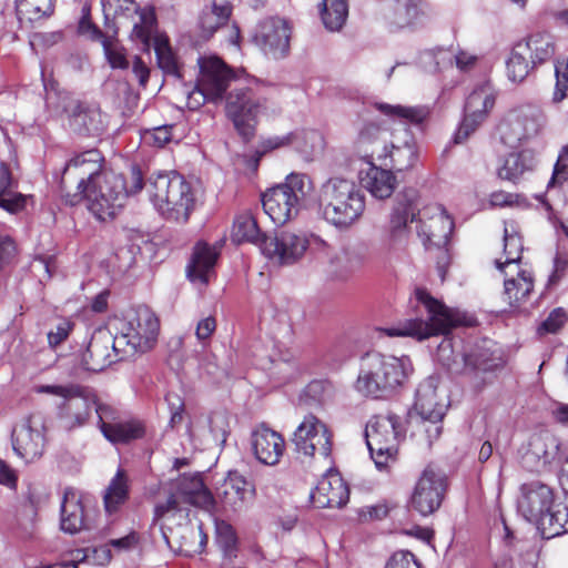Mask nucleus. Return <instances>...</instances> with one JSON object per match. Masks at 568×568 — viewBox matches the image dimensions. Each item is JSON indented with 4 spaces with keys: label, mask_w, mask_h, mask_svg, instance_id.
Instances as JSON below:
<instances>
[{
    "label": "nucleus",
    "mask_w": 568,
    "mask_h": 568,
    "mask_svg": "<svg viewBox=\"0 0 568 568\" xmlns=\"http://www.w3.org/2000/svg\"><path fill=\"white\" fill-rule=\"evenodd\" d=\"M419 194L413 187L404 189L394 201L379 239L381 253L398 258L410 237V223L417 221V233L426 246L443 247L449 242L454 221L440 204L418 209Z\"/></svg>",
    "instance_id": "1"
},
{
    "label": "nucleus",
    "mask_w": 568,
    "mask_h": 568,
    "mask_svg": "<svg viewBox=\"0 0 568 568\" xmlns=\"http://www.w3.org/2000/svg\"><path fill=\"white\" fill-rule=\"evenodd\" d=\"M143 187L142 173L138 166L131 170V185L128 186L122 174L112 170L102 175L81 193H67V202L75 205L84 202L88 210L100 221L113 219L124 206L129 195Z\"/></svg>",
    "instance_id": "2"
},
{
    "label": "nucleus",
    "mask_w": 568,
    "mask_h": 568,
    "mask_svg": "<svg viewBox=\"0 0 568 568\" xmlns=\"http://www.w3.org/2000/svg\"><path fill=\"white\" fill-rule=\"evenodd\" d=\"M413 373L407 356L367 353L361 361L355 388L364 396L385 398L402 387Z\"/></svg>",
    "instance_id": "3"
},
{
    "label": "nucleus",
    "mask_w": 568,
    "mask_h": 568,
    "mask_svg": "<svg viewBox=\"0 0 568 568\" xmlns=\"http://www.w3.org/2000/svg\"><path fill=\"white\" fill-rule=\"evenodd\" d=\"M318 204L324 219L338 229H348L365 211V195L353 180L336 175L322 183Z\"/></svg>",
    "instance_id": "4"
},
{
    "label": "nucleus",
    "mask_w": 568,
    "mask_h": 568,
    "mask_svg": "<svg viewBox=\"0 0 568 568\" xmlns=\"http://www.w3.org/2000/svg\"><path fill=\"white\" fill-rule=\"evenodd\" d=\"M417 301L424 305L427 320L410 318L395 326L383 328L389 337H414L419 341L430 336L447 334L453 327L463 324L462 315L435 300L423 288L415 292Z\"/></svg>",
    "instance_id": "5"
},
{
    "label": "nucleus",
    "mask_w": 568,
    "mask_h": 568,
    "mask_svg": "<svg viewBox=\"0 0 568 568\" xmlns=\"http://www.w3.org/2000/svg\"><path fill=\"white\" fill-rule=\"evenodd\" d=\"M148 193L155 210L166 220L185 223L194 207L191 184L178 173H160L150 179Z\"/></svg>",
    "instance_id": "6"
},
{
    "label": "nucleus",
    "mask_w": 568,
    "mask_h": 568,
    "mask_svg": "<svg viewBox=\"0 0 568 568\" xmlns=\"http://www.w3.org/2000/svg\"><path fill=\"white\" fill-rule=\"evenodd\" d=\"M260 84V80L247 75L226 97V116L245 140L254 135L257 118L266 110L267 100L256 93Z\"/></svg>",
    "instance_id": "7"
},
{
    "label": "nucleus",
    "mask_w": 568,
    "mask_h": 568,
    "mask_svg": "<svg viewBox=\"0 0 568 568\" xmlns=\"http://www.w3.org/2000/svg\"><path fill=\"white\" fill-rule=\"evenodd\" d=\"M200 77L196 88L189 94L187 105L190 109H197L205 101H221L230 87L231 81H243L248 74L244 70L231 69L219 57L199 58Z\"/></svg>",
    "instance_id": "8"
},
{
    "label": "nucleus",
    "mask_w": 568,
    "mask_h": 568,
    "mask_svg": "<svg viewBox=\"0 0 568 568\" xmlns=\"http://www.w3.org/2000/svg\"><path fill=\"white\" fill-rule=\"evenodd\" d=\"M310 190L311 182L305 174L292 173L284 183L263 193V210L275 224L284 225L297 216L301 202Z\"/></svg>",
    "instance_id": "9"
},
{
    "label": "nucleus",
    "mask_w": 568,
    "mask_h": 568,
    "mask_svg": "<svg viewBox=\"0 0 568 568\" xmlns=\"http://www.w3.org/2000/svg\"><path fill=\"white\" fill-rule=\"evenodd\" d=\"M405 437L400 418L395 414L373 416L365 427V439L376 467L383 469L397 459L398 446Z\"/></svg>",
    "instance_id": "10"
},
{
    "label": "nucleus",
    "mask_w": 568,
    "mask_h": 568,
    "mask_svg": "<svg viewBox=\"0 0 568 568\" xmlns=\"http://www.w3.org/2000/svg\"><path fill=\"white\" fill-rule=\"evenodd\" d=\"M160 322L155 313L148 306H139L131 312L118 334V345L124 347V354L146 352L156 343Z\"/></svg>",
    "instance_id": "11"
},
{
    "label": "nucleus",
    "mask_w": 568,
    "mask_h": 568,
    "mask_svg": "<svg viewBox=\"0 0 568 568\" xmlns=\"http://www.w3.org/2000/svg\"><path fill=\"white\" fill-rule=\"evenodd\" d=\"M49 108L55 115L65 118L70 129L79 134H99L103 130L101 111L73 98L68 92L48 98Z\"/></svg>",
    "instance_id": "12"
},
{
    "label": "nucleus",
    "mask_w": 568,
    "mask_h": 568,
    "mask_svg": "<svg viewBox=\"0 0 568 568\" xmlns=\"http://www.w3.org/2000/svg\"><path fill=\"white\" fill-rule=\"evenodd\" d=\"M294 449L304 460L316 455L328 459L333 446V433L328 426L314 414H307L293 433Z\"/></svg>",
    "instance_id": "13"
},
{
    "label": "nucleus",
    "mask_w": 568,
    "mask_h": 568,
    "mask_svg": "<svg viewBox=\"0 0 568 568\" xmlns=\"http://www.w3.org/2000/svg\"><path fill=\"white\" fill-rule=\"evenodd\" d=\"M104 158L98 149H90L74 154L65 164L61 178V186L68 190L75 186L74 193H81L95 182L104 171Z\"/></svg>",
    "instance_id": "14"
},
{
    "label": "nucleus",
    "mask_w": 568,
    "mask_h": 568,
    "mask_svg": "<svg viewBox=\"0 0 568 568\" xmlns=\"http://www.w3.org/2000/svg\"><path fill=\"white\" fill-rule=\"evenodd\" d=\"M495 100L496 94L489 82L479 84L469 93L463 121L454 135L455 143L465 142L481 125L494 108Z\"/></svg>",
    "instance_id": "15"
},
{
    "label": "nucleus",
    "mask_w": 568,
    "mask_h": 568,
    "mask_svg": "<svg viewBox=\"0 0 568 568\" xmlns=\"http://www.w3.org/2000/svg\"><path fill=\"white\" fill-rule=\"evenodd\" d=\"M118 336L106 329H97L88 344L87 349L81 356V365L84 371L99 373L109 367L118 359H122L128 354H124V347L116 343Z\"/></svg>",
    "instance_id": "16"
},
{
    "label": "nucleus",
    "mask_w": 568,
    "mask_h": 568,
    "mask_svg": "<svg viewBox=\"0 0 568 568\" xmlns=\"http://www.w3.org/2000/svg\"><path fill=\"white\" fill-rule=\"evenodd\" d=\"M541 126V113L532 105H524L509 111L498 130L506 144L519 143L535 136Z\"/></svg>",
    "instance_id": "17"
},
{
    "label": "nucleus",
    "mask_w": 568,
    "mask_h": 568,
    "mask_svg": "<svg viewBox=\"0 0 568 568\" xmlns=\"http://www.w3.org/2000/svg\"><path fill=\"white\" fill-rule=\"evenodd\" d=\"M308 247V239L303 234L281 232L263 236L260 250L272 262L291 265L297 262Z\"/></svg>",
    "instance_id": "18"
},
{
    "label": "nucleus",
    "mask_w": 568,
    "mask_h": 568,
    "mask_svg": "<svg viewBox=\"0 0 568 568\" xmlns=\"http://www.w3.org/2000/svg\"><path fill=\"white\" fill-rule=\"evenodd\" d=\"M444 491L443 474L429 465L423 470L415 485L410 505L422 516H428L439 508Z\"/></svg>",
    "instance_id": "19"
},
{
    "label": "nucleus",
    "mask_w": 568,
    "mask_h": 568,
    "mask_svg": "<svg viewBox=\"0 0 568 568\" xmlns=\"http://www.w3.org/2000/svg\"><path fill=\"white\" fill-rule=\"evenodd\" d=\"M97 415L101 433L112 444H126L145 435L143 422L135 418L121 419L110 405L98 406Z\"/></svg>",
    "instance_id": "20"
},
{
    "label": "nucleus",
    "mask_w": 568,
    "mask_h": 568,
    "mask_svg": "<svg viewBox=\"0 0 568 568\" xmlns=\"http://www.w3.org/2000/svg\"><path fill=\"white\" fill-rule=\"evenodd\" d=\"M180 493L169 490L164 500H158L153 508L152 527H159L163 542L168 548H172L170 534L174 532V527L181 529L187 525V509L181 505Z\"/></svg>",
    "instance_id": "21"
},
{
    "label": "nucleus",
    "mask_w": 568,
    "mask_h": 568,
    "mask_svg": "<svg viewBox=\"0 0 568 568\" xmlns=\"http://www.w3.org/2000/svg\"><path fill=\"white\" fill-rule=\"evenodd\" d=\"M74 388L58 406V416L70 429L83 426L98 406H106L99 403L97 396L87 387L77 384Z\"/></svg>",
    "instance_id": "22"
},
{
    "label": "nucleus",
    "mask_w": 568,
    "mask_h": 568,
    "mask_svg": "<svg viewBox=\"0 0 568 568\" xmlns=\"http://www.w3.org/2000/svg\"><path fill=\"white\" fill-rule=\"evenodd\" d=\"M290 38V26L281 18H267L263 20L254 34L256 44L274 59L283 58L288 52Z\"/></svg>",
    "instance_id": "23"
},
{
    "label": "nucleus",
    "mask_w": 568,
    "mask_h": 568,
    "mask_svg": "<svg viewBox=\"0 0 568 568\" xmlns=\"http://www.w3.org/2000/svg\"><path fill=\"white\" fill-rule=\"evenodd\" d=\"M554 504L552 489L542 483L534 481L523 486L518 510L526 520L538 526L541 523V517L548 514Z\"/></svg>",
    "instance_id": "24"
},
{
    "label": "nucleus",
    "mask_w": 568,
    "mask_h": 568,
    "mask_svg": "<svg viewBox=\"0 0 568 568\" xmlns=\"http://www.w3.org/2000/svg\"><path fill=\"white\" fill-rule=\"evenodd\" d=\"M43 423L38 416H30L13 430V450L26 462L40 457L44 447Z\"/></svg>",
    "instance_id": "25"
},
{
    "label": "nucleus",
    "mask_w": 568,
    "mask_h": 568,
    "mask_svg": "<svg viewBox=\"0 0 568 568\" xmlns=\"http://www.w3.org/2000/svg\"><path fill=\"white\" fill-rule=\"evenodd\" d=\"M255 495V485L239 471H230L217 491L222 507L232 511L244 508L254 500Z\"/></svg>",
    "instance_id": "26"
},
{
    "label": "nucleus",
    "mask_w": 568,
    "mask_h": 568,
    "mask_svg": "<svg viewBox=\"0 0 568 568\" xmlns=\"http://www.w3.org/2000/svg\"><path fill=\"white\" fill-rule=\"evenodd\" d=\"M251 448L261 464L275 466L285 452V440L280 433L262 424L251 434Z\"/></svg>",
    "instance_id": "27"
},
{
    "label": "nucleus",
    "mask_w": 568,
    "mask_h": 568,
    "mask_svg": "<svg viewBox=\"0 0 568 568\" xmlns=\"http://www.w3.org/2000/svg\"><path fill=\"white\" fill-rule=\"evenodd\" d=\"M538 165V158L530 149L511 151L497 161L496 175L501 181L519 183L526 175L532 173Z\"/></svg>",
    "instance_id": "28"
},
{
    "label": "nucleus",
    "mask_w": 568,
    "mask_h": 568,
    "mask_svg": "<svg viewBox=\"0 0 568 568\" xmlns=\"http://www.w3.org/2000/svg\"><path fill=\"white\" fill-rule=\"evenodd\" d=\"M438 379L434 376L423 381L416 390L414 408L423 420L440 422L447 409L446 395H438Z\"/></svg>",
    "instance_id": "29"
},
{
    "label": "nucleus",
    "mask_w": 568,
    "mask_h": 568,
    "mask_svg": "<svg viewBox=\"0 0 568 568\" xmlns=\"http://www.w3.org/2000/svg\"><path fill=\"white\" fill-rule=\"evenodd\" d=\"M310 497L316 508H341L348 501L349 489L338 473H328L318 480Z\"/></svg>",
    "instance_id": "30"
},
{
    "label": "nucleus",
    "mask_w": 568,
    "mask_h": 568,
    "mask_svg": "<svg viewBox=\"0 0 568 568\" xmlns=\"http://www.w3.org/2000/svg\"><path fill=\"white\" fill-rule=\"evenodd\" d=\"M427 17L428 8L423 0H394L385 11V19L393 29L420 26Z\"/></svg>",
    "instance_id": "31"
},
{
    "label": "nucleus",
    "mask_w": 568,
    "mask_h": 568,
    "mask_svg": "<svg viewBox=\"0 0 568 568\" xmlns=\"http://www.w3.org/2000/svg\"><path fill=\"white\" fill-rule=\"evenodd\" d=\"M504 274V293L505 302L511 307H518L525 303L530 296L535 277L531 270L527 266H516V268H501Z\"/></svg>",
    "instance_id": "32"
},
{
    "label": "nucleus",
    "mask_w": 568,
    "mask_h": 568,
    "mask_svg": "<svg viewBox=\"0 0 568 568\" xmlns=\"http://www.w3.org/2000/svg\"><path fill=\"white\" fill-rule=\"evenodd\" d=\"M220 251L215 245L200 242L194 246L190 264L186 267L187 277L192 282L206 285L214 275Z\"/></svg>",
    "instance_id": "33"
},
{
    "label": "nucleus",
    "mask_w": 568,
    "mask_h": 568,
    "mask_svg": "<svg viewBox=\"0 0 568 568\" xmlns=\"http://www.w3.org/2000/svg\"><path fill=\"white\" fill-rule=\"evenodd\" d=\"M366 171H361L362 185L377 200L388 199L395 191L397 179L390 170L376 166L371 160L367 161Z\"/></svg>",
    "instance_id": "34"
},
{
    "label": "nucleus",
    "mask_w": 568,
    "mask_h": 568,
    "mask_svg": "<svg viewBox=\"0 0 568 568\" xmlns=\"http://www.w3.org/2000/svg\"><path fill=\"white\" fill-rule=\"evenodd\" d=\"M560 448L559 439L551 433L545 430L531 436L526 459H534L536 469L550 465L558 458Z\"/></svg>",
    "instance_id": "35"
},
{
    "label": "nucleus",
    "mask_w": 568,
    "mask_h": 568,
    "mask_svg": "<svg viewBox=\"0 0 568 568\" xmlns=\"http://www.w3.org/2000/svg\"><path fill=\"white\" fill-rule=\"evenodd\" d=\"M172 535H174L173 541L176 542L178 546L175 547L172 544V548L170 549L187 557L201 554L207 542V537L203 532L202 527L194 526L190 523Z\"/></svg>",
    "instance_id": "36"
},
{
    "label": "nucleus",
    "mask_w": 568,
    "mask_h": 568,
    "mask_svg": "<svg viewBox=\"0 0 568 568\" xmlns=\"http://www.w3.org/2000/svg\"><path fill=\"white\" fill-rule=\"evenodd\" d=\"M53 0H16V12L21 29H32L53 13Z\"/></svg>",
    "instance_id": "37"
},
{
    "label": "nucleus",
    "mask_w": 568,
    "mask_h": 568,
    "mask_svg": "<svg viewBox=\"0 0 568 568\" xmlns=\"http://www.w3.org/2000/svg\"><path fill=\"white\" fill-rule=\"evenodd\" d=\"M126 4L122 14L131 18L133 29L132 34L141 39L144 43L150 40L151 31L154 22H156L153 7H140L133 0H123Z\"/></svg>",
    "instance_id": "38"
},
{
    "label": "nucleus",
    "mask_w": 568,
    "mask_h": 568,
    "mask_svg": "<svg viewBox=\"0 0 568 568\" xmlns=\"http://www.w3.org/2000/svg\"><path fill=\"white\" fill-rule=\"evenodd\" d=\"M181 497L186 501L204 508L205 510L213 511L216 507V501L211 491L204 486L202 480L197 477H182L175 484Z\"/></svg>",
    "instance_id": "39"
},
{
    "label": "nucleus",
    "mask_w": 568,
    "mask_h": 568,
    "mask_svg": "<svg viewBox=\"0 0 568 568\" xmlns=\"http://www.w3.org/2000/svg\"><path fill=\"white\" fill-rule=\"evenodd\" d=\"M17 182L12 178L9 166L0 162V207L10 214H18L27 206L28 196L13 192Z\"/></svg>",
    "instance_id": "40"
},
{
    "label": "nucleus",
    "mask_w": 568,
    "mask_h": 568,
    "mask_svg": "<svg viewBox=\"0 0 568 568\" xmlns=\"http://www.w3.org/2000/svg\"><path fill=\"white\" fill-rule=\"evenodd\" d=\"M524 251L523 237L517 223L510 221L504 225V254L505 260H496L495 265L498 270L516 268L521 265V253Z\"/></svg>",
    "instance_id": "41"
},
{
    "label": "nucleus",
    "mask_w": 568,
    "mask_h": 568,
    "mask_svg": "<svg viewBox=\"0 0 568 568\" xmlns=\"http://www.w3.org/2000/svg\"><path fill=\"white\" fill-rule=\"evenodd\" d=\"M61 529L75 534L84 528V510L81 499L72 489H67L61 504Z\"/></svg>",
    "instance_id": "42"
},
{
    "label": "nucleus",
    "mask_w": 568,
    "mask_h": 568,
    "mask_svg": "<svg viewBox=\"0 0 568 568\" xmlns=\"http://www.w3.org/2000/svg\"><path fill=\"white\" fill-rule=\"evenodd\" d=\"M376 108L386 116L404 124L420 125L430 115V109L427 105L377 103Z\"/></svg>",
    "instance_id": "43"
},
{
    "label": "nucleus",
    "mask_w": 568,
    "mask_h": 568,
    "mask_svg": "<svg viewBox=\"0 0 568 568\" xmlns=\"http://www.w3.org/2000/svg\"><path fill=\"white\" fill-rule=\"evenodd\" d=\"M377 153V159L389 158L392 165L397 171H406L415 166L418 160V148L413 138L403 144H392L390 150L379 153L375 149L371 152V158Z\"/></svg>",
    "instance_id": "44"
},
{
    "label": "nucleus",
    "mask_w": 568,
    "mask_h": 568,
    "mask_svg": "<svg viewBox=\"0 0 568 568\" xmlns=\"http://www.w3.org/2000/svg\"><path fill=\"white\" fill-rule=\"evenodd\" d=\"M538 529L546 539H550L568 532V505L554 504L548 514L541 517Z\"/></svg>",
    "instance_id": "45"
},
{
    "label": "nucleus",
    "mask_w": 568,
    "mask_h": 568,
    "mask_svg": "<svg viewBox=\"0 0 568 568\" xmlns=\"http://www.w3.org/2000/svg\"><path fill=\"white\" fill-rule=\"evenodd\" d=\"M519 45H527V54L530 57V63L537 64L549 60L555 53V43L552 37L546 32L531 34Z\"/></svg>",
    "instance_id": "46"
},
{
    "label": "nucleus",
    "mask_w": 568,
    "mask_h": 568,
    "mask_svg": "<svg viewBox=\"0 0 568 568\" xmlns=\"http://www.w3.org/2000/svg\"><path fill=\"white\" fill-rule=\"evenodd\" d=\"M232 241L240 244L243 242L254 243L260 246L263 239L260 229L253 215L248 212L239 214L234 222L231 233Z\"/></svg>",
    "instance_id": "47"
},
{
    "label": "nucleus",
    "mask_w": 568,
    "mask_h": 568,
    "mask_svg": "<svg viewBox=\"0 0 568 568\" xmlns=\"http://www.w3.org/2000/svg\"><path fill=\"white\" fill-rule=\"evenodd\" d=\"M231 6L227 2H212L210 7H205L200 16V27L204 37L212 36L221 26L230 18Z\"/></svg>",
    "instance_id": "48"
},
{
    "label": "nucleus",
    "mask_w": 568,
    "mask_h": 568,
    "mask_svg": "<svg viewBox=\"0 0 568 568\" xmlns=\"http://www.w3.org/2000/svg\"><path fill=\"white\" fill-rule=\"evenodd\" d=\"M348 16L346 0H323L321 18L325 28L329 31H338Z\"/></svg>",
    "instance_id": "49"
},
{
    "label": "nucleus",
    "mask_w": 568,
    "mask_h": 568,
    "mask_svg": "<svg viewBox=\"0 0 568 568\" xmlns=\"http://www.w3.org/2000/svg\"><path fill=\"white\" fill-rule=\"evenodd\" d=\"M527 45L514 47L506 62L508 79L513 82H521L529 73L530 63L527 60Z\"/></svg>",
    "instance_id": "50"
},
{
    "label": "nucleus",
    "mask_w": 568,
    "mask_h": 568,
    "mask_svg": "<svg viewBox=\"0 0 568 568\" xmlns=\"http://www.w3.org/2000/svg\"><path fill=\"white\" fill-rule=\"evenodd\" d=\"M128 498V483L122 470H118L104 495V505L108 513H113Z\"/></svg>",
    "instance_id": "51"
},
{
    "label": "nucleus",
    "mask_w": 568,
    "mask_h": 568,
    "mask_svg": "<svg viewBox=\"0 0 568 568\" xmlns=\"http://www.w3.org/2000/svg\"><path fill=\"white\" fill-rule=\"evenodd\" d=\"M68 562L78 566L81 562H89L93 565H103L110 559V551L108 549H74L68 555Z\"/></svg>",
    "instance_id": "52"
},
{
    "label": "nucleus",
    "mask_w": 568,
    "mask_h": 568,
    "mask_svg": "<svg viewBox=\"0 0 568 568\" xmlns=\"http://www.w3.org/2000/svg\"><path fill=\"white\" fill-rule=\"evenodd\" d=\"M556 84L552 101L558 103L567 97L568 91V57L555 61Z\"/></svg>",
    "instance_id": "53"
},
{
    "label": "nucleus",
    "mask_w": 568,
    "mask_h": 568,
    "mask_svg": "<svg viewBox=\"0 0 568 568\" xmlns=\"http://www.w3.org/2000/svg\"><path fill=\"white\" fill-rule=\"evenodd\" d=\"M568 180V145L564 146L559 153L554 168L552 176L548 182V189L561 185Z\"/></svg>",
    "instance_id": "54"
},
{
    "label": "nucleus",
    "mask_w": 568,
    "mask_h": 568,
    "mask_svg": "<svg viewBox=\"0 0 568 568\" xmlns=\"http://www.w3.org/2000/svg\"><path fill=\"white\" fill-rule=\"evenodd\" d=\"M217 542L226 556L232 557L236 547V536L231 525L221 523L216 527Z\"/></svg>",
    "instance_id": "55"
},
{
    "label": "nucleus",
    "mask_w": 568,
    "mask_h": 568,
    "mask_svg": "<svg viewBox=\"0 0 568 568\" xmlns=\"http://www.w3.org/2000/svg\"><path fill=\"white\" fill-rule=\"evenodd\" d=\"M566 321V312L562 308H556L550 312L538 329L540 333H556L562 327Z\"/></svg>",
    "instance_id": "56"
},
{
    "label": "nucleus",
    "mask_w": 568,
    "mask_h": 568,
    "mask_svg": "<svg viewBox=\"0 0 568 568\" xmlns=\"http://www.w3.org/2000/svg\"><path fill=\"white\" fill-rule=\"evenodd\" d=\"M385 568H420L415 556L409 551H397L386 562Z\"/></svg>",
    "instance_id": "57"
},
{
    "label": "nucleus",
    "mask_w": 568,
    "mask_h": 568,
    "mask_svg": "<svg viewBox=\"0 0 568 568\" xmlns=\"http://www.w3.org/2000/svg\"><path fill=\"white\" fill-rule=\"evenodd\" d=\"M381 134V125L374 122L365 123L358 132L357 143L359 146L366 144H375L378 141Z\"/></svg>",
    "instance_id": "58"
},
{
    "label": "nucleus",
    "mask_w": 568,
    "mask_h": 568,
    "mask_svg": "<svg viewBox=\"0 0 568 568\" xmlns=\"http://www.w3.org/2000/svg\"><path fill=\"white\" fill-rule=\"evenodd\" d=\"M17 252V244L12 237L8 235L0 236V270L14 258Z\"/></svg>",
    "instance_id": "59"
},
{
    "label": "nucleus",
    "mask_w": 568,
    "mask_h": 568,
    "mask_svg": "<svg viewBox=\"0 0 568 568\" xmlns=\"http://www.w3.org/2000/svg\"><path fill=\"white\" fill-rule=\"evenodd\" d=\"M77 384H54V385H37L33 387L34 393L37 394H49L52 396L60 397L64 399L67 395L72 394V390L75 389L74 386Z\"/></svg>",
    "instance_id": "60"
},
{
    "label": "nucleus",
    "mask_w": 568,
    "mask_h": 568,
    "mask_svg": "<svg viewBox=\"0 0 568 568\" xmlns=\"http://www.w3.org/2000/svg\"><path fill=\"white\" fill-rule=\"evenodd\" d=\"M216 329V320L214 316H206L199 321L195 335L199 342L205 344Z\"/></svg>",
    "instance_id": "61"
},
{
    "label": "nucleus",
    "mask_w": 568,
    "mask_h": 568,
    "mask_svg": "<svg viewBox=\"0 0 568 568\" xmlns=\"http://www.w3.org/2000/svg\"><path fill=\"white\" fill-rule=\"evenodd\" d=\"M209 424H210V432L212 434V436L214 437V439H222L223 442L225 440V436L227 434V422H226V417L224 414L222 413H214L210 419H209Z\"/></svg>",
    "instance_id": "62"
},
{
    "label": "nucleus",
    "mask_w": 568,
    "mask_h": 568,
    "mask_svg": "<svg viewBox=\"0 0 568 568\" xmlns=\"http://www.w3.org/2000/svg\"><path fill=\"white\" fill-rule=\"evenodd\" d=\"M105 55L108 58L109 63L112 68L125 69L129 67V62L125 58L124 51L122 48L116 45H104Z\"/></svg>",
    "instance_id": "63"
},
{
    "label": "nucleus",
    "mask_w": 568,
    "mask_h": 568,
    "mask_svg": "<svg viewBox=\"0 0 568 568\" xmlns=\"http://www.w3.org/2000/svg\"><path fill=\"white\" fill-rule=\"evenodd\" d=\"M144 140L155 146H163L171 140V131L169 126H159L150 132H146Z\"/></svg>",
    "instance_id": "64"
}]
</instances>
